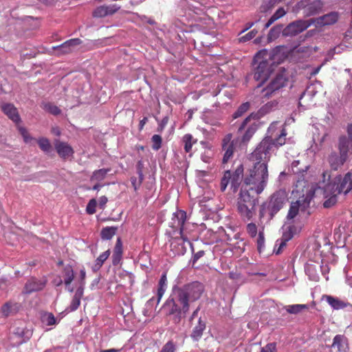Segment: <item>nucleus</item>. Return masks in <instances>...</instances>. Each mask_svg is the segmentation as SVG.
Instances as JSON below:
<instances>
[{"label":"nucleus","instance_id":"nucleus-53","mask_svg":"<svg viewBox=\"0 0 352 352\" xmlns=\"http://www.w3.org/2000/svg\"><path fill=\"white\" fill-rule=\"evenodd\" d=\"M18 130L20 134L22 135L23 140L25 143H30L32 140V138L29 135L25 128L18 126Z\"/></svg>","mask_w":352,"mask_h":352},{"label":"nucleus","instance_id":"nucleus-5","mask_svg":"<svg viewBox=\"0 0 352 352\" xmlns=\"http://www.w3.org/2000/svg\"><path fill=\"white\" fill-rule=\"evenodd\" d=\"M267 50H263L258 52L254 57V63H257V65L254 67V78L255 80L260 82L256 89H259L269 78L273 71L272 65L267 58Z\"/></svg>","mask_w":352,"mask_h":352},{"label":"nucleus","instance_id":"nucleus-38","mask_svg":"<svg viewBox=\"0 0 352 352\" xmlns=\"http://www.w3.org/2000/svg\"><path fill=\"white\" fill-rule=\"evenodd\" d=\"M116 232V228L114 227H105L102 229L100 235L101 238L103 240H109L111 239L115 234Z\"/></svg>","mask_w":352,"mask_h":352},{"label":"nucleus","instance_id":"nucleus-44","mask_svg":"<svg viewBox=\"0 0 352 352\" xmlns=\"http://www.w3.org/2000/svg\"><path fill=\"white\" fill-rule=\"evenodd\" d=\"M152 148L154 151H158L162 146V139L160 135H153L151 138Z\"/></svg>","mask_w":352,"mask_h":352},{"label":"nucleus","instance_id":"nucleus-37","mask_svg":"<svg viewBox=\"0 0 352 352\" xmlns=\"http://www.w3.org/2000/svg\"><path fill=\"white\" fill-rule=\"evenodd\" d=\"M285 14L286 11L285 10V9L283 8H279L265 23V29L268 28L276 21L285 16Z\"/></svg>","mask_w":352,"mask_h":352},{"label":"nucleus","instance_id":"nucleus-63","mask_svg":"<svg viewBox=\"0 0 352 352\" xmlns=\"http://www.w3.org/2000/svg\"><path fill=\"white\" fill-rule=\"evenodd\" d=\"M166 282H167L166 274L164 273V274H162V275L160 277V279L159 283H158V287L166 288Z\"/></svg>","mask_w":352,"mask_h":352},{"label":"nucleus","instance_id":"nucleus-17","mask_svg":"<svg viewBox=\"0 0 352 352\" xmlns=\"http://www.w3.org/2000/svg\"><path fill=\"white\" fill-rule=\"evenodd\" d=\"M320 262L309 260L305 265V272L309 279L317 282L320 279L319 275Z\"/></svg>","mask_w":352,"mask_h":352},{"label":"nucleus","instance_id":"nucleus-40","mask_svg":"<svg viewBox=\"0 0 352 352\" xmlns=\"http://www.w3.org/2000/svg\"><path fill=\"white\" fill-rule=\"evenodd\" d=\"M283 25H276L274 26L269 32L268 38L270 40L276 38L281 32H283Z\"/></svg>","mask_w":352,"mask_h":352},{"label":"nucleus","instance_id":"nucleus-39","mask_svg":"<svg viewBox=\"0 0 352 352\" xmlns=\"http://www.w3.org/2000/svg\"><path fill=\"white\" fill-rule=\"evenodd\" d=\"M250 108V102H245L242 103L236 111L233 113L232 117L234 119H236L242 116Z\"/></svg>","mask_w":352,"mask_h":352},{"label":"nucleus","instance_id":"nucleus-41","mask_svg":"<svg viewBox=\"0 0 352 352\" xmlns=\"http://www.w3.org/2000/svg\"><path fill=\"white\" fill-rule=\"evenodd\" d=\"M38 144L41 149L45 153H49L52 150V146L48 139L41 138L38 140Z\"/></svg>","mask_w":352,"mask_h":352},{"label":"nucleus","instance_id":"nucleus-6","mask_svg":"<svg viewBox=\"0 0 352 352\" xmlns=\"http://www.w3.org/2000/svg\"><path fill=\"white\" fill-rule=\"evenodd\" d=\"M287 200V194L285 190H279L272 195L270 200L263 204L260 210V217L268 214L272 219L283 207Z\"/></svg>","mask_w":352,"mask_h":352},{"label":"nucleus","instance_id":"nucleus-62","mask_svg":"<svg viewBox=\"0 0 352 352\" xmlns=\"http://www.w3.org/2000/svg\"><path fill=\"white\" fill-rule=\"evenodd\" d=\"M205 252L204 250H199L197 252L195 253L192 258V262L195 264L201 257L204 255Z\"/></svg>","mask_w":352,"mask_h":352},{"label":"nucleus","instance_id":"nucleus-24","mask_svg":"<svg viewBox=\"0 0 352 352\" xmlns=\"http://www.w3.org/2000/svg\"><path fill=\"white\" fill-rule=\"evenodd\" d=\"M55 148L59 156L63 159L72 157L74 153L73 148L67 142H57Z\"/></svg>","mask_w":352,"mask_h":352},{"label":"nucleus","instance_id":"nucleus-45","mask_svg":"<svg viewBox=\"0 0 352 352\" xmlns=\"http://www.w3.org/2000/svg\"><path fill=\"white\" fill-rule=\"evenodd\" d=\"M85 278H86V271L85 268H82L80 270V276L79 279L78 280V287L77 289H82V290L85 291Z\"/></svg>","mask_w":352,"mask_h":352},{"label":"nucleus","instance_id":"nucleus-58","mask_svg":"<svg viewBox=\"0 0 352 352\" xmlns=\"http://www.w3.org/2000/svg\"><path fill=\"white\" fill-rule=\"evenodd\" d=\"M265 245V238H264V234L263 232H258V236L257 238V248L259 252L261 251V250L264 248Z\"/></svg>","mask_w":352,"mask_h":352},{"label":"nucleus","instance_id":"nucleus-35","mask_svg":"<svg viewBox=\"0 0 352 352\" xmlns=\"http://www.w3.org/2000/svg\"><path fill=\"white\" fill-rule=\"evenodd\" d=\"M63 278L65 285H71L74 278V272L70 265H67L63 268Z\"/></svg>","mask_w":352,"mask_h":352},{"label":"nucleus","instance_id":"nucleus-12","mask_svg":"<svg viewBox=\"0 0 352 352\" xmlns=\"http://www.w3.org/2000/svg\"><path fill=\"white\" fill-rule=\"evenodd\" d=\"M312 24L314 19H299L289 23L283 30V34L286 36H296L306 30Z\"/></svg>","mask_w":352,"mask_h":352},{"label":"nucleus","instance_id":"nucleus-25","mask_svg":"<svg viewBox=\"0 0 352 352\" xmlns=\"http://www.w3.org/2000/svg\"><path fill=\"white\" fill-rule=\"evenodd\" d=\"M3 112L14 122L19 124L21 122L17 109L10 103H5L1 106Z\"/></svg>","mask_w":352,"mask_h":352},{"label":"nucleus","instance_id":"nucleus-47","mask_svg":"<svg viewBox=\"0 0 352 352\" xmlns=\"http://www.w3.org/2000/svg\"><path fill=\"white\" fill-rule=\"evenodd\" d=\"M44 109L54 116H58L61 112L60 109L57 106L51 103L45 104Z\"/></svg>","mask_w":352,"mask_h":352},{"label":"nucleus","instance_id":"nucleus-54","mask_svg":"<svg viewBox=\"0 0 352 352\" xmlns=\"http://www.w3.org/2000/svg\"><path fill=\"white\" fill-rule=\"evenodd\" d=\"M246 230L248 234L252 238L255 237L257 234V226L254 223H248L246 226Z\"/></svg>","mask_w":352,"mask_h":352},{"label":"nucleus","instance_id":"nucleus-60","mask_svg":"<svg viewBox=\"0 0 352 352\" xmlns=\"http://www.w3.org/2000/svg\"><path fill=\"white\" fill-rule=\"evenodd\" d=\"M261 352H276V344L274 342L269 343L261 349Z\"/></svg>","mask_w":352,"mask_h":352},{"label":"nucleus","instance_id":"nucleus-36","mask_svg":"<svg viewBox=\"0 0 352 352\" xmlns=\"http://www.w3.org/2000/svg\"><path fill=\"white\" fill-rule=\"evenodd\" d=\"M284 308L289 314H298L303 310L308 309L309 306L305 304H295L287 305Z\"/></svg>","mask_w":352,"mask_h":352},{"label":"nucleus","instance_id":"nucleus-30","mask_svg":"<svg viewBox=\"0 0 352 352\" xmlns=\"http://www.w3.org/2000/svg\"><path fill=\"white\" fill-rule=\"evenodd\" d=\"M18 303L7 302L1 307V313L5 317L15 314L19 311Z\"/></svg>","mask_w":352,"mask_h":352},{"label":"nucleus","instance_id":"nucleus-32","mask_svg":"<svg viewBox=\"0 0 352 352\" xmlns=\"http://www.w3.org/2000/svg\"><path fill=\"white\" fill-rule=\"evenodd\" d=\"M283 235L281 239H284L285 241H289L291 240L296 230V228L294 225L285 224L282 227Z\"/></svg>","mask_w":352,"mask_h":352},{"label":"nucleus","instance_id":"nucleus-4","mask_svg":"<svg viewBox=\"0 0 352 352\" xmlns=\"http://www.w3.org/2000/svg\"><path fill=\"white\" fill-rule=\"evenodd\" d=\"M286 135L285 130L283 129L278 135V137L275 140L272 139L271 137L265 138L252 152V159H270L274 148H278L285 143Z\"/></svg>","mask_w":352,"mask_h":352},{"label":"nucleus","instance_id":"nucleus-7","mask_svg":"<svg viewBox=\"0 0 352 352\" xmlns=\"http://www.w3.org/2000/svg\"><path fill=\"white\" fill-rule=\"evenodd\" d=\"M349 147L347 146V142L345 138H339L338 142V150H333L327 157V162L333 170L341 168L346 162L349 157Z\"/></svg>","mask_w":352,"mask_h":352},{"label":"nucleus","instance_id":"nucleus-55","mask_svg":"<svg viewBox=\"0 0 352 352\" xmlns=\"http://www.w3.org/2000/svg\"><path fill=\"white\" fill-rule=\"evenodd\" d=\"M287 241H285L284 239H280L276 241L274 252L276 254H279L281 252V250L286 245Z\"/></svg>","mask_w":352,"mask_h":352},{"label":"nucleus","instance_id":"nucleus-49","mask_svg":"<svg viewBox=\"0 0 352 352\" xmlns=\"http://www.w3.org/2000/svg\"><path fill=\"white\" fill-rule=\"evenodd\" d=\"M93 15L94 17H97V18H102V17H104L107 15V8H104V6H98L97 7L94 12H93Z\"/></svg>","mask_w":352,"mask_h":352},{"label":"nucleus","instance_id":"nucleus-18","mask_svg":"<svg viewBox=\"0 0 352 352\" xmlns=\"http://www.w3.org/2000/svg\"><path fill=\"white\" fill-rule=\"evenodd\" d=\"M82 41L80 38H72L66 41L60 45L53 47L54 50H58V54H69L74 50L76 47L80 45Z\"/></svg>","mask_w":352,"mask_h":352},{"label":"nucleus","instance_id":"nucleus-1","mask_svg":"<svg viewBox=\"0 0 352 352\" xmlns=\"http://www.w3.org/2000/svg\"><path fill=\"white\" fill-rule=\"evenodd\" d=\"M250 159L254 162V166L243 180L237 201L238 211L247 220H250L253 216L254 207L258 201L256 196L261 194L267 185V162L270 160H254L252 153Z\"/></svg>","mask_w":352,"mask_h":352},{"label":"nucleus","instance_id":"nucleus-2","mask_svg":"<svg viewBox=\"0 0 352 352\" xmlns=\"http://www.w3.org/2000/svg\"><path fill=\"white\" fill-rule=\"evenodd\" d=\"M204 289V285L199 281H192L183 286L174 285L162 306L163 312L167 316H172L174 323H179L188 312L190 304L198 300Z\"/></svg>","mask_w":352,"mask_h":352},{"label":"nucleus","instance_id":"nucleus-3","mask_svg":"<svg viewBox=\"0 0 352 352\" xmlns=\"http://www.w3.org/2000/svg\"><path fill=\"white\" fill-rule=\"evenodd\" d=\"M186 212L182 210H178L173 214L171 227L173 232L178 231L180 238L175 239L171 243V247L176 248L177 250L175 254L178 255H183L186 252V248L184 245V242H188L192 246L187 235L184 231L185 222L186 221Z\"/></svg>","mask_w":352,"mask_h":352},{"label":"nucleus","instance_id":"nucleus-21","mask_svg":"<svg viewBox=\"0 0 352 352\" xmlns=\"http://www.w3.org/2000/svg\"><path fill=\"white\" fill-rule=\"evenodd\" d=\"M83 295L84 290H82V289L76 288L69 306L66 307L64 312L68 314L76 311L80 305L81 298H82Z\"/></svg>","mask_w":352,"mask_h":352},{"label":"nucleus","instance_id":"nucleus-46","mask_svg":"<svg viewBox=\"0 0 352 352\" xmlns=\"http://www.w3.org/2000/svg\"><path fill=\"white\" fill-rule=\"evenodd\" d=\"M144 167V164L143 161L139 160L136 164L137 173H138V177H139V184H142V183L144 179V173H143Z\"/></svg>","mask_w":352,"mask_h":352},{"label":"nucleus","instance_id":"nucleus-11","mask_svg":"<svg viewBox=\"0 0 352 352\" xmlns=\"http://www.w3.org/2000/svg\"><path fill=\"white\" fill-rule=\"evenodd\" d=\"M324 6L322 0H301L296 4L298 11L302 10L304 16H311L318 14Z\"/></svg>","mask_w":352,"mask_h":352},{"label":"nucleus","instance_id":"nucleus-33","mask_svg":"<svg viewBox=\"0 0 352 352\" xmlns=\"http://www.w3.org/2000/svg\"><path fill=\"white\" fill-rule=\"evenodd\" d=\"M197 140L194 139L192 135L190 133L185 134L182 138V143L186 153H190L192 147L197 143Z\"/></svg>","mask_w":352,"mask_h":352},{"label":"nucleus","instance_id":"nucleus-28","mask_svg":"<svg viewBox=\"0 0 352 352\" xmlns=\"http://www.w3.org/2000/svg\"><path fill=\"white\" fill-rule=\"evenodd\" d=\"M250 121L247 124V125L244 127V129L241 131H239L238 130V133H241L243 130L245 129V133H244L243 135L242 136L243 142L249 141L258 129V125L255 122H254L252 123H250ZM239 126H240V124L239 125ZM239 128V127H238V129Z\"/></svg>","mask_w":352,"mask_h":352},{"label":"nucleus","instance_id":"nucleus-22","mask_svg":"<svg viewBox=\"0 0 352 352\" xmlns=\"http://www.w3.org/2000/svg\"><path fill=\"white\" fill-rule=\"evenodd\" d=\"M45 283V280L31 278L25 285V292L26 294H31L32 292H38L44 288Z\"/></svg>","mask_w":352,"mask_h":352},{"label":"nucleus","instance_id":"nucleus-50","mask_svg":"<svg viewBox=\"0 0 352 352\" xmlns=\"http://www.w3.org/2000/svg\"><path fill=\"white\" fill-rule=\"evenodd\" d=\"M96 206H97V202L95 199H91V200H89V201L88 202L87 207H86L87 213L89 214H94L96 211Z\"/></svg>","mask_w":352,"mask_h":352},{"label":"nucleus","instance_id":"nucleus-52","mask_svg":"<svg viewBox=\"0 0 352 352\" xmlns=\"http://www.w3.org/2000/svg\"><path fill=\"white\" fill-rule=\"evenodd\" d=\"M257 30H252L251 31H250L248 33H247L246 34H245L244 36H241L239 38V41L241 43H245L248 41H250L251 39H252L253 38L255 37V36L257 34Z\"/></svg>","mask_w":352,"mask_h":352},{"label":"nucleus","instance_id":"nucleus-31","mask_svg":"<svg viewBox=\"0 0 352 352\" xmlns=\"http://www.w3.org/2000/svg\"><path fill=\"white\" fill-rule=\"evenodd\" d=\"M111 170V168H101L96 170L93 172L90 180L91 182H100L104 180L107 175Z\"/></svg>","mask_w":352,"mask_h":352},{"label":"nucleus","instance_id":"nucleus-8","mask_svg":"<svg viewBox=\"0 0 352 352\" xmlns=\"http://www.w3.org/2000/svg\"><path fill=\"white\" fill-rule=\"evenodd\" d=\"M243 166L242 164H240L234 171L226 170L221 180V191L224 192L228 184H230L232 192L234 193L236 192L241 184H243Z\"/></svg>","mask_w":352,"mask_h":352},{"label":"nucleus","instance_id":"nucleus-59","mask_svg":"<svg viewBox=\"0 0 352 352\" xmlns=\"http://www.w3.org/2000/svg\"><path fill=\"white\" fill-rule=\"evenodd\" d=\"M104 8H107V15L108 16L116 13L120 8V7L116 4H113L109 6H104Z\"/></svg>","mask_w":352,"mask_h":352},{"label":"nucleus","instance_id":"nucleus-14","mask_svg":"<svg viewBox=\"0 0 352 352\" xmlns=\"http://www.w3.org/2000/svg\"><path fill=\"white\" fill-rule=\"evenodd\" d=\"M311 199L308 197H301L298 200L292 202L287 215V220L294 219L299 211L305 212L310 205Z\"/></svg>","mask_w":352,"mask_h":352},{"label":"nucleus","instance_id":"nucleus-20","mask_svg":"<svg viewBox=\"0 0 352 352\" xmlns=\"http://www.w3.org/2000/svg\"><path fill=\"white\" fill-rule=\"evenodd\" d=\"M13 336L19 339L16 344L20 345L29 340L32 336V332L25 327H17L13 329Z\"/></svg>","mask_w":352,"mask_h":352},{"label":"nucleus","instance_id":"nucleus-61","mask_svg":"<svg viewBox=\"0 0 352 352\" xmlns=\"http://www.w3.org/2000/svg\"><path fill=\"white\" fill-rule=\"evenodd\" d=\"M168 121V118L164 117L158 124L157 131L162 132L164 129L166 125L167 124Z\"/></svg>","mask_w":352,"mask_h":352},{"label":"nucleus","instance_id":"nucleus-23","mask_svg":"<svg viewBox=\"0 0 352 352\" xmlns=\"http://www.w3.org/2000/svg\"><path fill=\"white\" fill-rule=\"evenodd\" d=\"M206 329V319L200 317L197 324L193 327L190 337L194 341H198L203 336L204 331Z\"/></svg>","mask_w":352,"mask_h":352},{"label":"nucleus","instance_id":"nucleus-42","mask_svg":"<svg viewBox=\"0 0 352 352\" xmlns=\"http://www.w3.org/2000/svg\"><path fill=\"white\" fill-rule=\"evenodd\" d=\"M275 4L276 0H263L261 6V11L267 12L274 7Z\"/></svg>","mask_w":352,"mask_h":352},{"label":"nucleus","instance_id":"nucleus-27","mask_svg":"<svg viewBox=\"0 0 352 352\" xmlns=\"http://www.w3.org/2000/svg\"><path fill=\"white\" fill-rule=\"evenodd\" d=\"M123 254L122 242L120 237L117 239L112 254V263L117 265L120 263Z\"/></svg>","mask_w":352,"mask_h":352},{"label":"nucleus","instance_id":"nucleus-26","mask_svg":"<svg viewBox=\"0 0 352 352\" xmlns=\"http://www.w3.org/2000/svg\"><path fill=\"white\" fill-rule=\"evenodd\" d=\"M331 348L337 349L338 352H346L349 349L346 338L342 335H336L333 338Z\"/></svg>","mask_w":352,"mask_h":352},{"label":"nucleus","instance_id":"nucleus-9","mask_svg":"<svg viewBox=\"0 0 352 352\" xmlns=\"http://www.w3.org/2000/svg\"><path fill=\"white\" fill-rule=\"evenodd\" d=\"M289 81L288 76L285 69L278 73L261 90V98H269L272 94L286 87Z\"/></svg>","mask_w":352,"mask_h":352},{"label":"nucleus","instance_id":"nucleus-51","mask_svg":"<svg viewBox=\"0 0 352 352\" xmlns=\"http://www.w3.org/2000/svg\"><path fill=\"white\" fill-rule=\"evenodd\" d=\"M175 344L172 340H170L162 346L160 352H175Z\"/></svg>","mask_w":352,"mask_h":352},{"label":"nucleus","instance_id":"nucleus-29","mask_svg":"<svg viewBox=\"0 0 352 352\" xmlns=\"http://www.w3.org/2000/svg\"><path fill=\"white\" fill-rule=\"evenodd\" d=\"M327 190V186L324 190V197L326 200L323 203V206L326 208H329L334 206L338 201L337 196L339 194H337L335 190H328L327 193L326 192Z\"/></svg>","mask_w":352,"mask_h":352},{"label":"nucleus","instance_id":"nucleus-57","mask_svg":"<svg viewBox=\"0 0 352 352\" xmlns=\"http://www.w3.org/2000/svg\"><path fill=\"white\" fill-rule=\"evenodd\" d=\"M347 133L348 136L342 135L340 138H345L347 142V146L350 148V146H352V124L348 125Z\"/></svg>","mask_w":352,"mask_h":352},{"label":"nucleus","instance_id":"nucleus-13","mask_svg":"<svg viewBox=\"0 0 352 352\" xmlns=\"http://www.w3.org/2000/svg\"><path fill=\"white\" fill-rule=\"evenodd\" d=\"M278 102L276 100L267 102L256 113H252L242 122L240 123L239 131H241L251 120H258L261 117L275 110L277 108Z\"/></svg>","mask_w":352,"mask_h":352},{"label":"nucleus","instance_id":"nucleus-10","mask_svg":"<svg viewBox=\"0 0 352 352\" xmlns=\"http://www.w3.org/2000/svg\"><path fill=\"white\" fill-rule=\"evenodd\" d=\"M352 189V172H349L342 177H336L333 183L327 186V190H335L337 194L346 195Z\"/></svg>","mask_w":352,"mask_h":352},{"label":"nucleus","instance_id":"nucleus-34","mask_svg":"<svg viewBox=\"0 0 352 352\" xmlns=\"http://www.w3.org/2000/svg\"><path fill=\"white\" fill-rule=\"evenodd\" d=\"M110 253V250H107L100 254V256L96 259L95 263L91 267L94 272H97L100 269L104 262L109 258Z\"/></svg>","mask_w":352,"mask_h":352},{"label":"nucleus","instance_id":"nucleus-43","mask_svg":"<svg viewBox=\"0 0 352 352\" xmlns=\"http://www.w3.org/2000/svg\"><path fill=\"white\" fill-rule=\"evenodd\" d=\"M42 322L47 326L55 324L56 320L52 313H46L42 316Z\"/></svg>","mask_w":352,"mask_h":352},{"label":"nucleus","instance_id":"nucleus-48","mask_svg":"<svg viewBox=\"0 0 352 352\" xmlns=\"http://www.w3.org/2000/svg\"><path fill=\"white\" fill-rule=\"evenodd\" d=\"M165 291H166V288L165 287H159L157 288V298H151L149 300H148L147 302V304H151L152 302H153L154 301L156 302V304L158 305L163 296V295L165 293Z\"/></svg>","mask_w":352,"mask_h":352},{"label":"nucleus","instance_id":"nucleus-64","mask_svg":"<svg viewBox=\"0 0 352 352\" xmlns=\"http://www.w3.org/2000/svg\"><path fill=\"white\" fill-rule=\"evenodd\" d=\"M201 159L205 163H210L211 160L210 154L208 151H206L201 154Z\"/></svg>","mask_w":352,"mask_h":352},{"label":"nucleus","instance_id":"nucleus-15","mask_svg":"<svg viewBox=\"0 0 352 352\" xmlns=\"http://www.w3.org/2000/svg\"><path fill=\"white\" fill-rule=\"evenodd\" d=\"M232 138L231 134H227L221 142L222 164H223L228 163L234 155L235 143L232 140Z\"/></svg>","mask_w":352,"mask_h":352},{"label":"nucleus","instance_id":"nucleus-56","mask_svg":"<svg viewBox=\"0 0 352 352\" xmlns=\"http://www.w3.org/2000/svg\"><path fill=\"white\" fill-rule=\"evenodd\" d=\"M320 267L319 270L320 271L321 274L325 276L326 280H328V276H326L330 270L329 266L328 264H324L322 260H320Z\"/></svg>","mask_w":352,"mask_h":352},{"label":"nucleus","instance_id":"nucleus-16","mask_svg":"<svg viewBox=\"0 0 352 352\" xmlns=\"http://www.w3.org/2000/svg\"><path fill=\"white\" fill-rule=\"evenodd\" d=\"M322 300H324L334 310H340L348 307L352 308V305L345 300L331 295H323Z\"/></svg>","mask_w":352,"mask_h":352},{"label":"nucleus","instance_id":"nucleus-19","mask_svg":"<svg viewBox=\"0 0 352 352\" xmlns=\"http://www.w3.org/2000/svg\"><path fill=\"white\" fill-rule=\"evenodd\" d=\"M338 13L337 12H331L314 19V23L320 26L330 25L336 23L338 20Z\"/></svg>","mask_w":352,"mask_h":352}]
</instances>
